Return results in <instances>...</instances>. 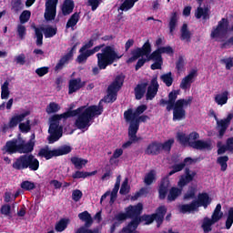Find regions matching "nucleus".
Returning a JSON list of instances; mask_svg holds the SVG:
<instances>
[{"mask_svg":"<svg viewBox=\"0 0 233 233\" xmlns=\"http://www.w3.org/2000/svg\"><path fill=\"white\" fill-rule=\"evenodd\" d=\"M217 161L218 165H220L222 172H225V170H227V162L228 161V157L227 156L218 157Z\"/></svg>","mask_w":233,"mask_h":233,"instance_id":"nucleus-52","label":"nucleus"},{"mask_svg":"<svg viewBox=\"0 0 233 233\" xmlns=\"http://www.w3.org/2000/svg\"><path fill=\"white\" fill-rule=\"evenodd\" d=\"M137 1H139V0H126L120 5V10H122V12H128V10H130V8L134 7V5H136V3H137Z\"/></svg>","mask_w":233,"mask_h":233,"instance_id":"nucleus-44","label":"nucleus"},{"mask_svg":"<svg viewBox=\"0 0 233 233\" xmlns=\"http://www.w3.org/2000/svg\"><path fill=\"white\" fill-rule=\"evenodd\" d=\"M31 15H32V13L30 11L28 10L23 11L19 17L21 25H25V23H28Z\"/></svg>","mask_w":233,"mask_h":233,"instance_id":"nucleus-48","label":"nucleus"},{"mask_svg":"<svg viewBox=\"0 0 233 233\" xmlns=\"http://www.w3.org/2000/svg\"><path fill=\"white\" fill-rule=\"evenodd\" d=\"M35 35H36V45L37 46H41L43 45V32L45 35V37H54L56 34H57V29L56 27H52L50 25H47L46 27L41 28H35Z\"/></svg>","mask_w":233,"mask_h":233,"instance_id":"nucleus-18","label":"nucleus"},{"mask_svg":"<svg viewBox=\"0 0 233 233\" xmlns=\"http://www.w3.org/2000/svg\"><path fill=\"white\" fill-rule=\"evenodd\" d=\"M192 163H194V159H192L191 157H187L184 160V164H177L173 167V170H171L168 175L162 179L160 183L158 189L160 199H165L167 198L168 187H170V180L168 179V177H170V176H173V174H176V172H181V169L185 168V165H192Z\"/></svg>","mask_w":233,"mask_h":233,"instance_id":"nucleus-6","label":"nucleus"},{"mask_svg":"<svg viewBox=\"0 0 233 233\" xmlns=\"http://www.w3.org/2000/svg\"><path fill=\"white\" fill-rule=\"evenodd\" d=\"M228 101V91L218 93V95L215 96V103H217V105H219L220 106H223V105H227Z\"/></svg>","mask_w":233,"mask_h":233,"instance_id":"nucleus-29","label":"nucleus"},{"mask_svg":"<svg viewBox=\"0 0 233 233\" xmlns=\"http://www.w3.org/2000/svg\"><path fill=\"white\" fill-rule=\"evenodd\" d=\"M94 46V41H89L87 44H86L82 48H80L79 52L80 55L77 56V63H85L90 56H94L96 52H99L102 48L101 46H96L93 49H88L92 48Z\"/></svg>","mask_w":233,"mask_h":233,"instance_id":"nucleus-16","label":"nucleus"},{"mask_svg":"<svg viewBox=\"0 0 233 233\" xmlns=\"http://www.w3.org/2000/svg\"><path fill=\"white\" fill-rule=\"evenodd\" d=\"M59 0H47L46 3L45 17L46 21L56 19V8Z\"/></svg>","mask_w":233,"mask_h":233,"instance_id":"nucleus-21","label":"nucleus"},{"mask_svg":"<svg viewBox=\"0 0 233 233\" xmlns=\"http://www.w3.org/2000/svg\"><path fill=\"white\" fill-rule=\"evenodd\" d=\"M233 225V208H230L228 214V218L226 220V228L230 230V228Z\"/></svg>","mask_w":233,"mask_h":233,"instance_id":"nucleus-51","label":"nucleus"},{"mask_svg":"<svg viewBox=\"0 0 233 233\" xmlns=\"http://www.w3.org/2000/svg\"><path fill=\"white\" fill-rule=\"evenodd\" d=\"M27 116H30V111H23L19 114H15L9 120L8 124H5L3 127V132H6L8 128H15L21 121H25V117H27Z\"/></svg>","mask_w":233,"mask_h":233,"instance_id":"nucleus-19","label":"nucleus"},{"mask_svg":"<svg viewBox=\"0 0 233 233\" xmlns=\"http://www.w3.org/2000/svg\"><path fill=\"white\" fill-rule=\"evenodd\" d=\"M81 198H83V192H81V190L79 189H76L72 192V199L73 201H79L81 199Z\"/></svg>","mask_w":233,"mask_h":233,"instance_id":"nucleus-57","label":"nucleus"},{"mask_svg":"<svg viewBox=\"0 0 233 233\" xmlns=\"http://www.w3.org/2000/svg\"><path fill=\"white\" fill-rule=\"evenodd\" d=\"M48 66H44V67H39L35 70V74H37V76H39V77H43V76H46V74L48 73Z\"/></svg>","mask_w":233,"mask_h":233,"instance_id":"nucleus-59","label":"nucleus"},{"mask_svg":"<svg viewBox=\"0 0 233 233\" xmlns=\"http://www.w3.org/2000/svg\"><path fill=\"white\" fill-rule=\"evenodd\" d=\"M165 214H167V208L165 206H161L157 209L155 214L144 215L140 219H142V221H146L145 225H150L153 221H157V225H161V223H163Z\"/></svg>","mask_w":233,"mask_h":233,"instance_id":"nucleus-17","label":"nucleus"},{"mask_svg":"<svg viewBox=\"0 0 233 233\" xmlns=\"http://www.w3.org/2000/svg\"><path fill=\"white\" fill-rule=\"evenodd\" d=\"M152 52V46L150 45V41H147L141 48H136L131 52V57L127 60V63H134V61H137L139 57H147V61H154V64L151 65L152 70H159L161 68V65H163V58L161 57V53L158 49Z\"/></svg>","mask_w":233,"mask_h":233,"instance_id":"nucleus-3","label":"nucleus"},{"mask_svg":"<svg viewBox=\"0 0 233 233\" xmlns=\"http://www.w3.org/2000/svg\"><path fill=\"white\" fill-rule=\"evenodd\" d=\"M139 222L137 220L131 221L126 228H124L119 233H137L136 228H137Z\"/></svg>","mask_w":233,"mask_h":233,"instance_id":"nucleus-35","label":"nucleus"},{"mask_svg":"<svg viewBox=\"0 0 233 233\" xmlns=\"http://www.w3.org/2000/svg\"><path fill=\"white\" fill-rule=\"evenodd\" d=\"M128 192H130V186H128V178H126L122 183L120 194L126 196V194H128Z\"/></svg>","mask_w":233,"mask_h":233,"instance_id":"nucleus-53","label":"nucleus"},{"mask_svg":"<svg viewBox=\"0 0 233 233\" xmlns=\"http://www.w3.org/2000/svg\"><path fill=\"white\" fill-rule=\"evenodd\" d=\"M161 80L167 86H172V83L174 82V79L172 78V73H167L161 76Z\"/></svg>","mask_w":233,"mask_h":233,"instance_id":"nucleus-50","label":"nucleus"},{"mask_svg":"<svg viewBox=\"0 0 233 233\" xmlns=\"http://www.w3.org/2000/svg\"><path fill=\"white\" fill-rule=\"evenodd\" d=\"M103 114V106H83L76 110L67 111L61 115H55L50 118V126L48 132L50 134L48 137L49 143H56L63 136V127L59 126L61 119H68V117H76V127L79 130H86L94 121V117L101 116Z\"/></svg>","mask_w":233,"mask_h":233,"instance_id":"nucleus-1","label":"nucleus"},{"mask_svg":"<svg viewBox=\"0 0 233 233\" xmlns=\"http://www.w3.org/2000/svg\"><path fill=\"white\" fill-rule=\"evenodd\" d=\"M172 145H174V138L168 139L164 144H160L161 150H165V152H170Z\"/></svg>","mask_w":233,"mask_h":233,"instance_id":"nucleus-54","label":"nucleus"},{"mask_svg":"<svg viewBox=\"0 0 233 233\" xmlns=\"http://www.w3.org/2000/svg\"><path fill=\"white\" fill-rule=\"evenodd\" d=\"M177 96H179V90H173L168 95V100H160V105H167V110L170 112L173 110V120L174 121H181V119H185V109L187 106L192 103V96H188L187 98L177 99ZM177 100V101H176Z\"/></svg>","mask_w":233,"mask_h":233,"instance_id":"nucleus-2","label":"nucleus"},{"mask_svg":"<svg viewBox=\"0 0 233 233\" xmlns=\"http://www.w3.org/2000/svg\"><path fill=\"white\" fill-rule=\"evenodd\" d=\"M71 162L73 163L76 168H77L78 170H81V168L86 167V163H88V160L81 157H74L71 158Z\"/></svg>","mask_w":233,"mask_h":233,"instance_id":"nucleus-36","label":"nucleus"},{"mask_svg":"<svg viewBox=\"0 0 233 233\" xmlns=\"http://www.w3.org/2000/svg\"><path fill=\"white\" fill-rule=\"evenodd\" d=\"M194 177H196V172L186 169V175L181 176L177 183L178 187H171L169 189L167 201H176V199L181 196V192H183V187L188 185V183H190Z\"/></svg>","mask_w":233,"mask_h":233,"instance_id":"nucleus-7","label":"nucleus"},{"mask_svg":"<svg viewBox=\"0 0 233 233\" xmlns=\"http://www.w3.org/2000/svg\"><path fill=\"white\" fill-rule=\"evenodd\" d=\"M157 173L156 170H151L147 174H146L145 178H144V183L146 185H152L154 181H156Z\"/></svg>","mask_w":233,"mask_h":233,"instance_id":"nucleus-40","label":"nucleus"},{"mask_svg":"<svg viewBox=\"0 0 233 233\" xmlns=\"http://www.w3.org/2000/svg\"><path fill=\"white\" fill-rule=\"evenodd\" d=\"M143 210V204L138 203L137 206H129L126 208V213H118L115 216L114 221H117L116 223H123L127 218H136L132 221L137 220L138 223L141 219L137 218V216L141 214Z\"/></svg>","mask_w":233,"mask_h":233,"instance_id":"nucleus-10","label":"nucleus"},{"mask_svg":"<svg viewBox=\"0 0 233 233\" xmlns=\"http://www.w3.org/2000/svg\"><path fill=\"white\" fill-rule=\"evenodd\" d=\"M59 110H61V106L55 102H51L46 109L47 114H56L59 112Z\"/></svg>","mask_w":233,"mask_h":233,"instance_id":"nucleus-46","label":"nucleus"},{"mask_svg":"<svg viewBox=\"0 0 233 233\" xmlns=\"http://www.w3.org/2000/svg\"><path fill=\"white\" fill-rule=\"evenodd\" d=\"M125 81V76L118 75L116 76L113 83L108 86L107 96L104 98L106 103H114L116 99H117V92L121 86H123V83Z\"/></svg>","mask_w":233,"mask_h":233,"instance_id":"nucleus-11","label":"nucleus"},{"mask_svg":"<svg viewBox=\"0 0 233 233\" xmlns=\"http://www.w3.org/2000/svg\"><path fill=\"white\" fill-rule=\"evenodd\" d=\"M25 59H26L25 54L18 55L15 56V63H17V65H25Z\"/></svg>","mask_w":233,"mask_h":233,"instance_id":"nucleus-63","label":"nucleus"},{"mask_svg":"<svg viewBox=\"0 0 233 233\" xmlns=\"http://www.w3.org/2000/svg\"><path fill=\"white\" fill-rule=\"evenodd\" d=\"M17 34L20 39H25V36L26 35V26H25L23 24L18 25Z\"/></svg>","mask_w":233,"mask_h":233,"instance_id":"nucleus-56","label":"nucleus"},{"mask_svg":"<svg viewBox=\"0 0 233 233\" xmlns=\"http://www.w3.org/2000/svg\"><path fill=\"white\" fill-rule=\"evenodd\" d=\"M215 221L212 218H205L202 220V228L204 232H210L212 230V225H215Z\"/></svg>","mask_w":233,"mask_h":233,"instance_id":"nucleus-39","label":"nucleus"},{"mask_svg":"<svg viewBox=\"0 0 233 233\" xmlns=\"http://www.w3.org/2000/svg\"><path fill=\"white\" fill-rule=\"evenodd\" d=\"M21 188H23V190H34L35 184L26 180L21 183Z\"/></svg>","mask_w":233,"mask_h":233,"instance_id":"nucleus-55","label":"nucleus"},{"mask_svg":"<svg viewBox=\"0 0 233 233\" xmlns=\"http://www.w3.org/2000/svg\"><path fill=\"white\" fill-rule=\"evenodd\" d=\"M145 110H147V106L145 105L139 106L135 111L127 109L124 113V117L127 123L137 125V128H139V116H141Z\"/></svg>","mask_w":233,"mask_h":233,"instance_id":"nucleus-15","label":"nucleus"},{"mask_svg":"<svg viewBox=\"0 0 233 233\" xmlns=\"http://www.w3.org/2000/svg\"><path fill=\"white\" fill-rule=\"evenodd\" d=\"M221 218H223V212H221V204H218L213 214H212L211 219L215 223H218V221H219V219H221Z\"/></svg>","mask_w":233,"mask_h":233,"instance_id":"nucleus-41","label":"nucleus"},{"mask_svg":"<svg viewBox=\"0 0 233 233\" xmlns=\"http://www.w3.org/2000/svg\"><path fill=\"white\" fill-rule=\"evenodd\" d=\"M72 152V147L70 146H64L56 149H49L48 147H44L40 149L38 155L40 157H45L46 159H52V157L57 156H65L66 154H70Z\"/></svg>","mask_w":233,"mask_h":233,"instance_id":"nucleus-13","label":"nucleus"},{"mask_svg":"<svg viewBox=\"0 0 233 233\" xmlns=\"http://www.w3.org/2000/svg\"><path fill=\"white\" fill-rule=\"evenodd\" d=\"M177 19H179V14L173 12L169 20V31L171 35H174V30H176V26H177Z\"/></svg>","mask_w":233,"mask_h":233,"instance_id":"nucleus-31","label":"nucleus"},{"mask_svg":"<svg viewBox=\"0 0 233 233\" xmlns=\"http://www.w3.org/2000/svg\"><path fill=\"white\" fill-rule=\"evenodd\" d=\"M185 68V59L183 57H180L177 63V70L178 72H183Z\"/></svg>","mask_w":233,"mask_h":233,"instance_id":"nucleus-61","label":"nucleus"},{"mask_svg":"<svg viewBox=\"0 0 233 233\" xmlns=\"http://www.w3.org/2000/svg\"><path fill=\"white\" fill-rule=\"evenodd\" d=\"M74 11V1L66 0L62 6V13L64 15H68Z\"/></svg>","mask_w":233,"mask_h":233,"instance_id":"nucleus-32","label":"nucleus"},{"mask_svg":"<svg viewBox=\"0 0 233 233\" xmlns=\"http://www.w3.org/2000/svg\"><path fill=\"white\" fill-rule=\"evenodd\" d=\"M73 54L72 52L67 53L66 55H65L60 60L59 62L56 64L55 70H63V67L65 66V65H67L68 61H70L73 57Z\"/></svg>","mask_w":233,"mask_h":233,"instance_id":"nucleus-30","label":"nucleus"},{"mask_svg":"<svg viewBox=\"0 0 233 233\" xmlns=\"http://www.w3.org/2000/svg\"><path fill=\"white\" fill-rule=\"evenodd\" d=\"M19 129L21 132H29L30 131V120H26L25 123L19 124Z\"/></svg>","mask_w":233,"mask_h":233,"instance_id":"nucleus-58","label":"nucleus"},{"mask_svg":"<svg viewBox=\"0 0 233 233\" xmlns=\"http://www.w3.org/2000/svg\"><path fill=\"white\" fill-rule=\"evenodd\" d=\"M117 192H119V186H115L112 192L110 193V191H106L101 198V203H103V201H105V199H106V198H108V196H110V205H113V203H115L116 199H117Z\"/></svg>","mask_w":233,"mask_h":233,"instance_id":"nucleus-26","label":"nucleus"},{"mask_svg":"<svg viewBox=\"0 0 233 233\" xmlns=\"http://www.w3.org/2000/svg\"><path fill=\"white\" fill-rule=\"evenodd\" d=\"M161 152V143L153 142L149 144L146 149V154L156 155Z\"/></svg>","mask_w":233,"mask_h":233,"instance_id":"nucleus-27","label":"nucleus"},{"mask_svg":"<svg viewBox=\"0 0 233 233\" xmlns=\"http://www.w3.org/2000/svg\"><path fill=\"white\" fill-rule=\"evenodd\" d=\"M13 168H15V170L29 168L30 170L35 171L39 169V160L32 155H24L14 162Z\"/></svg>","mask_w":233,"mask_h":233,"instance_id":"nucleus-9","label":"nucleus"},{"mask_svg":"<svg viewBox=\"0 0 233 233\" xmlns=\"http://www.w3.org/2000/svg\"><path fill=\"white\" fill-rule=\"evenodd\" d=\"M181 35H180V39L181 41H185L186 43H190V31H188V26L187 24H184L181 27Z\"/></svg>","mask_w":233,"mask_h":233,"instance_id":"nucleus-33","label":"nucleus"},{"mask_svg":"<svg viewBox=\"0 0 233 233\" xmlns=\"http://www.w3.org/2000/svg\"><path fill=\"white\" fill-rule=\"evenodd\" d=\"M210 205V198L207 193H201L198 197V200L193 201L191 204H184L178 207L179 212L182 214H190V212H198L199 207L207 208Z\"/></svg>","mask_w":233,"mask_h":233,"instance_id":"nucleus-8","label":"nucleus"},{"mask_svg":"<svg viewBox=\"0 0 233 233\" xmlns=\"http://www.w3.org/2000/svg\"><path fill=\"white\" fill-rule=\"evenodd\" d=\"M10 83L5 81L1 86V99H8L10 97V89L8 88Z\"/></svg>","mask_w":233,"mask_h":233,"instance_id":"nucleus-42","label":"nucleus"},{"mask_svg":"<svg viewBox=\"0 0 233 233\" xmlns=\"http://www.w3.org/2000/svg\"><path fill=\"white\" fill-rule=\"evenodd\" d=\"M76 233H99L98 230H90L87 228L82 227Z\"/></svg>","mask_w":233,"mask_h":233,"instance_id":"nucleus-64","label":"nucleus"},{"mask_svg":"<svg viewBox=\"0 0 233 233\" xmlns=\"http://www.w3.org/2000/svg\"><path fill=\"white\" fill-rule=\"evenodd\" d=\"M145 92H147V84L138 85L135 88L136 98L141 99V97H143V96H145Z\"/></svg>","mask_w":233,"mask_h":233,"instance_id":"nucleus-43","label":"nucleus"},{"mask_svg":"<svg viewBox=\"0 0 233 233\" xmlns=\"http://www.w3.org/2000/svg\"><path fill=\"white\" fill-rule=\"evenodd\" d=\"M228 32H233V25L228 28V20L222 18L217 27H214L211 31V38L216 41H223L228 35Z\"/></svg>","mask_w":233,"mask_h":233,"instance_id":"nucleus-12","label":"nucleus"},{"mask_svg":"<svg viewBox=\"0 0 233 233\" xmlns=\"http://www.w3.org/2000/svg\"><path fill=\"white\" fill-rule=\"evenodd\" d=\"M78 218L81 221H84L86 227H90V225H92V216H90L88 211H84L78 214Z\"/></svg>","mask_w":233,"mask_h":233,"instance_id":"nucleus-38","label":"nucleus"},{"mask_svg":"<svg viewBox=\"0 0 233 233\" xmlns=\"http://www.w3.org/2000/svg\"><path fill=\"white\" fill-rule=\"evenodd\" d=\"M77 23H79V15H78V13H75L68 19L67 24H66V28H74V26H76V25H77Z\"/></svg>","mask_w":233,"mask_h":233,"instance_id":"nucleus-45","label":"nucleus"},{"mask_svg":"<svg viewBox=\"0 0 233 233\" xmlns=\"http://www.w3.org/2000/svg\"><path fill=\"white\" fill-rule=\"evenodd\" d=\"M121 57L122 56L119 55L114 47H103L100 53L96 54L97 66L93 67V74L97 75L100 70H106V66H110V65L121 59Z\"/></svg>","mask_w":233,"mask_h":233,"instance_id":"nucleus-4","label":"nucleus"},{"mask_svg":"<svg viewBox=\"0 0 233 233\" xmlns=\"http://www.w3.org/2000/svg\"><path fill=\"white\" fill-rule=\"evenodd\" d=\"M25 8V4L21 0H13L12 2V9L14 12H21Z\"/></svg>","mask_w":233,"mask_h":233,"instance_id":"nucleus-47","label":"nucleus"},{"mask_svg":"<svg viewBox=\"0 0 233 233\" xmlns=\"http://www.w3.org/2000/svg\"><path fill=\"white\" fill-rule=\"evenodd\" d=\"M209 15L210 9H208V7L207 6H199L195 13V16L197 17V19H201V17L202 19H208Z\"/></svg>","mask_w":233,"mask_h":233,"instance_id":"nucleus-28","label":"nucleus"},{"mask_svg":"<svg viewBox=\"0 0 233 233\" xmlns=\"http://www.w3.org/2000/svg\"><path fill=\"white\" fill-rule=\"evenodd\" d=\"M68 223H70V219L62 218L56 224L55 230H56V232H63L64 230H66V227H68Z\"/></svg>","mask_w":233,"mask_h":233,"instance_id":"nucleus-37","label":"nucleus"},{"mask_svg":"<svg viewBox=\"0 0 233 233\" xmlns=\"http://www.w3.org/2000/svg\"><path fill=\"white\" fill-rule=\"evenodd\" d=\"M138 130L139 128H137V125L130 124L128 128V141L122 145L123 148H129V147H132L134 143H137V141H139V137L137 135Z\"/></svg>","mask_w":233,"mask_h":233,"instance_id":"nucleus-20","label":"nucleus"},{"mask_svg":"<svg viewBox=\"0 0 233 233\" xmlns=\"http://www.w3.org/2000/svg\"><path fill=\"white\" fill-rule=\"evenodd\" d=\"M34 139H35V135H32L28 143H25L23 138L11 140L6 143L5 147V151L9 154H14L15 152H19V154H26L28 152H32L34 150V145H35Z\"/></svg>","mask_w":233,"mask_h":233,"instance_id":"nucleus-5","label":"nucleus"},{"mask_svg":"<svg viewBox=\"0 0 233 233\" xmlns=\"http://www.w3.org/2000/svg\"><path fill=\"white\" fill-rule=\"evenodd\" d=\"M177 139L181 145L188 147V136H187L185 133H177Z\"/></svg>","mask_w":233,"mask_h":233,"instance_id":"nucleus-49","label":"nucleus"},{"mask_svg":"<svg viewBox=\"0 0 233 233\" xmlns=\"http://www.w3.org/2000/svg\"><path fill=\"white\" fill-rule=\"evenodd\" d=\"M97 171L93 172H85V171H76L72 175L74 179H85L86 177H90V176H96Z\"/></svg>","mask_w":233,"mask_h":233,"instance_id":"nucleus-34","label":"nucleus"},{"mask_svg":"<svg viewBox=\"0 0 233 233\" xmlns=\"http://www.w3.org/2000/svg\"><path fill=\"white\" fill-rule=\"evenodd\" d=\"M196 196V188L191 187L184 196V199H194Z\"/></svg>","mask_w":233,"mask_h":233,"instance_id":"nucleus-60","label":"nucleus"},{"mask_svg":"<svg viewBox=\"0 0 233 233\" xmlns=\"http://www.w3.org/2000/svg\"><path fill=\"white\" fill-rule=\"evenodd\" d=\"M85 86V82L81 81V78H73L69 80L68 94H74L77 90H81Z\"/></svg>","mask_w":233,"mask_h":233,"instance_id":"nucleus-24","label":"nucleus"},{"mask_svg":"<svg viewBox=\"0 0 233 233\" xmlns=\"http://www.w3.org/2000/svg\"><path fill=\"white\" fill-rule=\"evenodd\" d=\"M233 115L229 114L227 118L225 119H218V117H215L217 121V128L219 132L220 137H223V134H225L228 125L230 124V121H232Z\"/></svg>","mask_w":233,"mask_h":233,"instance_id":"nucleus-23","label":"nucleus"},{"mask_svg":"<svg viewBox=\"0 0 233 233\" xmlns=\"http://www.w3.org/2000/svg\"><path fill=\"white\" fill-rule=\"evenodd\" d=\"M159 88V84H157V78H153L151 84L147 88V99L150 100L156 97L157 90Z\"/></svg>","mask_w":233,"mask_h":233,"instance_id":"nucleus-25","label":"nucleus"},{"mask_svg":"<svg viewBox=\"0 0 233 233\" xmlns=\"http://www.w3.org/2000/svg\"><path fill=\"white\" fill-rule=\"evenodd\" d=\"M158 52L160 54H172L174 51L172 50V47L170 46H162L157 48Z\"/></svg>","mask_w":233,"mask_h":233,"instance_id":"nucleus-62","label":"nucleus"},{"mask_svg":"<svg viewBox=\"0 0 233 233\" xmlns=\"http://www.w3.org/2000/svg\"><path fill=\"white\" fill-rule=\"evenodd\" d=\"M197 76L198 71L191 70L187 76L182 78L179 88L181 90H190V86H192V83H194Z\"/></svg>","mask_w":233,"mask_h":233,"instance_id":"nucleus-22","label":"nucleus"},{"mask_svg":"<svg viewBox=\"0 0 233 233\" xmlns=\"http://www.w3.org/2000/svg\"><path fill=\"white\" fill-rule=\"evenodd\" d=\"M199 138V134L196 132H192L189 136H187L188 139V147L192 148H196L197 150H210L212 147V142L210 140H197Z\"/></svg>","mask_w":233,"mask_h":233,"instance_id":"nucleus-14","label":"nucleus"}]
</instances>
